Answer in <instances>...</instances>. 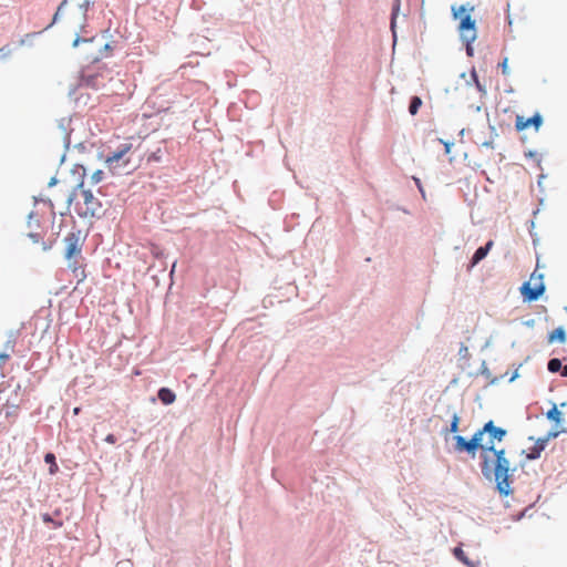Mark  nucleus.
<instances>
[{"label": "nucleus", "mask_w": 567, "mask_h": 567, "mask_svg": "<svg viewBox=\"0 0 567 567\" xmlns=\"http://www.w3.org/2000/svg\"><path fill=\"white\" fill-rule=\"evenodd\" d=\"M400 4H401V1L400 0H394L393 2V7H392V13H391V30L393 32V37L395 38V31H394V28H395V21H396V18H398V14H399V11H400Z\"/></svg>", "instance_id": "21"}, {"label": "nucleus", "mask_w": 567, "mask_h": 567, "mask_svg": "<svg viewBox=\"0 0 567 567\" xmlns=\"http://www.w3.org/2000/svg\"><path fill=\"white\" fill-rule=\"evenodd\" d=\"M454 441H455V451L457 452H466V453H470V454H475V450H474V443H471V441L468 440H465L464 436L462 435H455L454 436Z\"/></svg>", "instance_id": "10"}, {"label": "nucleus", "mask_w": 567, "mask_h": 567, "mask_svg": "<svg viewBox=\"0 0 567 567\" xmlns=\"http://www.w3.org/2000/svg\"><path fill=\"white\" fill-rule=\"evenodd\" d=\"M413 179H414L415 185H416V187L419 188L420 193H421V194H422V196L424 197V196H425V194H424V189H423V187H422V183H421L420 178L414 177Z\"/></svg>", "instance_id": "34"}, {"label": "nucleus", "mask_w": 567, "mask_h": 567, "mask_svg": "<svg viewBox=\"0 0 567 567\" xmlns=\"http://www.w3.org/2000/svg\"><path fill=\"white\" fill-rule=\"evenodd\" d=\"M439 143L443 144L444 145V148H445V154H449L450 151H451V147L453 145V142H445L443 140H437Z\"/></svg>", "instance_id": "32"}, {"label": "nucleus", "mask_w": 567, "mask_h": 567, "mask_svg": "<svg viewBox=\"0 0 567 567\" xmlns=\"http://www.w3.org/2000/svg\"><path fill=\"white\" fill-rule=\"evenodd\" d=\"M560 374L561 377L567 378V364L561 367Z\"/></svg>", "instance_id": "38"}, {"label": "nucleus", "mask_w": 567, "mask_h": 567, "mask_svg": "<svg viewBox=\"0 0 567 567\" xmlns=\"http://www.w3.org/2000/svg\"><path fill=\"white\" fill-rule=\"evenodd\" d=\"M42 520L44 523H48V524H53V526L55 528H60L62 526V522L61 520H54L50 514H43L42 515Z\"/></svg>", "instance_id": "27"}, {"label": "nucleus", "mask_w": 567, "mask_h": 567, "mask_svg": "<svg viewBox=\"0 0 567 567\" xmlns=\"http://www.w3.org/2000/svg\"><path fill=\"white\" fill-rule=\"evenodd\" d=\"M547 419L559 423L561 421V413L558 411L557 406L554 404L553 408L546 414Z\"/></svg>", "instance_id": "24"}, {"label": "nucleus", "mask_w": 567, "mask_h": 567, "mask_svg": "<svg viewBox=\"0 0 567 567\" xmlns=\"http://www.w3.org/2000/svg\"><path fill=\"white\" fill-rule=\"evenodd\" d=\"M65 258L71 260L75 255L81 254L80 231L69 233L65 238Z\"/></svg>", "instance_id": "5"}, {"label": "nucleus", "mask_w": 567, "mask_h": 567, "mask_svg": "<svg viewBox=\"0 0 567 567\" xmlns=\"http://www.w3.org/2000/svg\"><path fill=\"white\" fill-rule=\"evenodd\" d=\"M474 10V7L452 6V13L454 19H460V37L463 38L465 35H471L472 33H476L475 20L472 19L470 12Z\"/></svg>", "instance_id": "3"}, {"label": "nucleus", "mask_w": 567, "mask_h": 567, "mask_svg": "<svg viewBox=\"0 0 567 567\" xmlns=\"http://www.w3.org/2000/svg\"><path fill=\"white\" fill-rule=\"evenodd\" d=\"M103 171L101 169H97L95 171L92 175H91V183L92 184H99L102 179H103Z\"/></svg>", "instance_id": "29"}, {"label": "nucleus", "mask_w": 567, "mask_h": 567, "mask_svg": "<svg viewBox=\"0 0 567 567\" xmlns=\"http://www.w3.org/2000/svg\"><path fill=\"white\" fill-rule=\"evenodd\" d=\"M157 396L165 405H169L176 400L175 393L168 388H161L157 392Z\"/></svg>", "instance_id": "15"}, {"label": "nucleus", "mask_w": 567, "mask_h": 567, "mask_svg": "<svg viewBox=\"0 0 567 567\" xmlns=\"http://www.w3.org/2000/svg\"><path fill=\"white\" fill-rule=\"evenodd\" d=\"M58 130L62 137L63 145L65 148H69L71 144V133L73 132L72 127V117H62L58 122Z\"/></svg>", "instance_id": "7"}, {"label": "nucleus", "mask_w": 567, "mask_h": 567, "mask_svg": "<svg viewBox=\"0 0 567 567\" xmlns=\"http://www.w3.org/2000/svg\"><path fill=\"white\" fill-rule=\"evenodd\" d=\"M484 434H485V431H484V426H483L482 429L477 430V431L473 434L472 439L470 440V441H471V443H474V450H475V452H476L477 450L483 451V449H484L485 446H489V444H482V440H483V435H484Z\"/></svg>", "instance_id": "17"}, {"label": "nucleus", "mask_w": 567, "mask_h": 567, "mask_svg": "<svg viewBox=\"0 0 567 567\" xmlns=\"http://www.w3.org/2000/svg\"><path fill=\"white\" fill-rule=\"evenodd\" d=\"M543 122V117L539 113H535L532 117L525 120L523 116L517 115L515 121V127L517 131H523L529 126H534L535 130H538Z\"/></svg>", "instance_id": "8"}, {"label": "nucleus", "mask_w": 567, "mask_h": 567, "mask_svg": "<svg viewBox=\"0 0 567 567\" xmlns=\"http://www.w3.org/2000/svg\"><path fill=\"white\" fill-rule=\"evenodd\" d=\"M69 1H70V0H63V1L60 3V6H59V7H58V9H56V12H55V13H54V16H53V19H52L51 25L58 22V20L60 19L61 13H62V11H63L64 7L68 4V2H69Z\"/></svg>", "instance_id": "25"}, {"label": "nucleus", "mask_w": 567, "mask_h": 567, "mask_svg": "<svg viewBox=\"0 0 567 567\" xmlns=\"http://www.w3.org/2000/svg\"><path fill=\"white\" fill-rule=\"evenodd\" d=\"M564 433H567V430H564Z\"/></svg>", "instance_id": "49"}, {"label": "nucleus", "mask_w": 567, "mask_h": 567, "mask_svg": "<svg viewBox=\"0 0 567 567\" xmlns=\"http://www.w3.org/2000/svg\"><path fill=\"white\" fill-rule=\"evenodd\" d=\"M83 203L78 204V214L81 217H96L102 213L101 202L94 197L91 190L83 189L82 193Z\"/></svg>", "instance_id": "4"}, {"label": "nucleus", "mask_w": 567, "mask_h": 567, "mask_svg": "<svg viewBox=\"0 0 567 567\" xmlns=\"http://www.w3.org/2000/svg\"><path fill=\"white\" fill-rule=\"evenodd\" d=\"M480 468L485 480L496 483V489L501 495L511 494V462L505 456V450H496L491 442L489 446L480 452Z\"/></svg>", "instance_id": "1"}, {"label": "nucleus", "mask_w": 567, "mask_h": 567, "mask_svg": "<svg viewBox=\"0 0 567 567\" xmlns=\"http://www.w3.org/2000/svg\"><path fill=\"white\" fill-rule=\"evenodd\" d=\"M467 353H468V349H467V347L462 346V347H461V349H460V354H461L463 358H465V357L467 355Z\"/></svg>", "instance_id": "36"}, {"label": "nucleus", "mask_w": 567, "mask_h": 567, "mask_svg": "<svg viewBox=\"0 0 567 567\" xmlns=\"http://www.w3.org/2000/svg\"><path fill=\"white\" fill-rule=\"evenodd\" d=\"M44 462L50 465V474H55L59 471L58 464L55 462V455L53 453H47L44 455Z\"/></svg>", "instance_id": "22"}, {"label": "nucleus", "mask_w": 567, "mask_h": 567, "mask_svg": "<svg viewBox=\"0 0 567 567\" xmlns=\"http://www.w3.org/2000/svg\"><path fill=\"white\" fill-rule=\"evenodd\" d=\"M518 377V373L517 371L515 373H513L512 378L509 379V381H514L516 378Z\"/></svg>", "instance_id": "45"}, {"label": "nucleus", "mask_w": 567, "mask_h": 567, "mask_svg": "<svg viewBox=\"0 0 567 567\" xmlns=\"http://www.w3.org/2000/svg\"><path fill=\"white\" fill-rule=\"evenodd\" d=\"M117 439L114 434H107L105 437V442L110 444L116 443Z\"/></svg>", "instance_id": "35"}, {"label": "nucleus", "mask_w": 567, "mask_h": 567, "mask_svg": "<svg viewBox=\"0 0 567 567\" xmlns=\"http://www.w3.org/2000/svg\"><path fill=\"white\" fill-rule=\"evenodd\" d=\"M81 41H86V39H81L80 37H76L73 41V47H78Z\"/></svg>", "instance_id": "39"}, {"label": "nucleus", "mask_w": 567, "mask_h": 567, "mask_svg": "<svg viewBox=\"0 0 567 567\" xmlns=\"http://www.w3.org/2000/svg\"><path fill=\"white\" fill-rule=\"evenodd\" d=\"M566 340V333L563 327L556 328L554 331H551L548 336V342L559 341L565 342Z\"/></svg>", "instance_id": "19"}, {"label": "nucleus", "mask_w": 567, "mask_h": 567, "mask_svg": "<svg viewBox=\"0 0 567 567\" xmlns=\"http://www.w3.org/2000/svg\"><path fill=\"white\" fill-rule=\"evenodd\" d=\"M73 412H74V414H79V412H80V408H75V409L73 410Z\"/></svg>", "instance_id": "47"}, {"label": "nucleus", "mask_w": 567, "mask_h": 567, "mask_svg": "<svg viewBox=\"0 0 567 567\" xmlns=\"http://www.w3.org/2000/svg\"><path fill=\"white\" fill-rule=\"evenodd\" d=\"M482 374L487 375V377L489 375V371L486 368L485 362L483 363Z\"/></svg>", "instance_id": "41"}, {"label": "nucleus", "mask_w": 567, "mask_h": 567, "mask_svg": "<svg viewBox=\"0 0 567 567\" xmlns=\"http://www.w3.org/2000/svg\"><path fill=\"white\" fill-rule=\"evenodd\" d=\"M484 431L491 437L487 444H491V442L493 443V440L502 441L506 435V430L495 426L493 421H488L484 424Z\"/></svg>", "instance_id": "9"}, {"label": "nucleus", "mask_w": 567, "mask_h": 567, "mask_svg": "<svg viewBox=\"0 0 567 567\" xmlns=\"http://www.w3.org/2000/svg\"><path fill=\"white\" fill-rule=\"evenodd\" d=\"M175 267H176V261H174V264H173V266H172L171 274H173V272H174Z\"/></svg>", "instance_id": "46"}, {"label": "nucleus", "mask_w": 567, "mask_h": 567, "mask_svg": "<svg viewBox=\"0 0 567 567\" xmlns=\"http://www.w3.org/2000/svg\"><path fill=\"white\" fill-rule=\"evenodd\" d=\"M476 38H477L476 33H472L471 35H465V37L461 38V40L465 44V51H466L467 56L474 55V48L472 44L476 40Z\"/></svg>", "instance_id": "18"}, {"label": "nucleus", "mask_w": 567, "mask_h": 567, "mask_svg": "<svg viewBox=\"0 0 567 567\" xmlns=\"http://www.w3.org/2000/svg\"><path fill=\"white\" fill-rule=\"evenodd\" d=\"M453 555L455 556V558L457 560H460L461 563H463L465 566L467 567H480V561H472L467 558L465 551L460 547H455L453 549Z\"/></svg>", "instance_id": "14"}, {"label": "nucleus", "mask_w": 567, "mask_h": 567, "mask_svg": "<svg viewBox=\"0 0 567 567\" xmlns=\"http://www.w3.org/2000/svg\"><path fill=\"white\" fill-rule=\"evenodd\" d=\"M561 367L563 363L558 358H553L547 363V369L551 373L560 372Z\"/></svg>", "instance_id": "23"}, {"label": "nucleus", "mask_w": 567, "mask_h": 567, "mask_svg": "<svg viewBox=\"0 0 567 567\" xmlns=\"http://www.w3.org/2000/svg\"><path fill=\"white\" fill-rule=\"evenodd\" d=\"M546 440H542L540 437L535 442V444L529 449L526 457L530 461L537 460L540 457L542 452L546 449Z\"/></svg>", "instance_id": "13"}, {"label": "nucleus", "mask_w": 567, "mask_h": 567, "mask_svg": "<svg viewBox=\"0 0 567 567\" xmlns=\"http://www.w3.org/2000/svg\"><path fill=\"white\" fill-rule=\"evenodd\" d=\"M502 71L504 74L507 73V58L504 59V61L502 62Z\"/></svg>", "instance_id": "37"}, {"label": "nucleus", "mask_w": 567, "mask_h": 567, "mask_svg": "<svg viewBox=\"0 0 567 567\" xmlns=\"http://www.w3.org/2000/svg\"><path fill=\"white\" fill-rule=\"evenodd\" d=\"M409 111H410V114H411L412 116H414V115H416V113H417L419 109H409Z\"/></svg>", "instance_id": "44"}, {"label": "nucleus", "mask_w": 567, "mask_h": 567, "mask_svg": "<svg viewBox=\"0 0 567 567\" xmlns=\"http://www.w3.org/2000/svg\"><path fill=\"white\" fill-rule=\"evenodd\" d=\"M458 423H460V416L457 415L456 412H454L452 415L451 424H450L451 433H456L458 431Z\"/></svg>", "instance_id": "26"}, {"label": "nucleus", "mask_w": 567, "mask_h": 567, "mask_svg": "<svg viewBox=\"0 0 567 567\" xmlns=\"http://www.w3.org/2000/svg\"><path fill=\"white\" fill-rule=\"evenodd\" d=\"M560 433H564V430H560V431H550V432H548V433L546 434V436L540 437V439H542V440H546V444H548V442H549L550 440H554V439L558 437Z\"/></svg>", "instance_id": "30"}, {"label": "nucleus", "mask_w": 567, "mask_h": 567, "mask_svg": "<svg viewBox=\"0 0 567 567\" xmlns=\"http://www.w3.org/2000/svg\"><path fill=\"white\" fill-rule=\"evenodd\" d=\"M69 266L72 267L71 264ZM73 271H76V266H73Z\"/></svg>", "instance_id": "48"}, {"label": "nucleus", "mask_w": 567, "mask_h": 567, "mask_svg": "<svg viewBox=\"0 0 567 567\" xmlns=\"http://www.w3.org/2000/svg\"><path fill=\"white\" fill-rule=\"evenodd\" d=\"M526 156H529V157H537L538 154L537 152H534V151H528L527 153H525Z\"/></svg>", "instance_id": "40"}, {"label": "nucleus", "mask_w": 567, "mask_h": 567, "mask_svg": "<svg viewBox=\"0 0 567 567\" xmlns=\"http://www.w3.org/2000/svg\"><path fill=\"white\" fill-rule=\"evenodd\" d=\"M409 106H411V107L422 106L421 97H419L416 95L412 96L411 100H410Z\"/></svg>", "instance_id": "31"}, {"label": "nucleus", "mask_w": 567, "mask_h": 567, "mask_svg": "<svg viewBox=\"0 0 567 567\" xmlns=\"http://www.w3.org/2000/svg\"><path fill=\"white\" fill-rule=\"evenodd\" d=\"M56 183H58L56 177H52V178L50 179V182H49V186H50V187H52V186H54Z\"/></svg>", "instance_id": "42"}, {"label": "nucleus", "mask_w": 567, "mask_h": 567, "mask_svg": "<svg viewBox=\"0 0 567 567\" xmlns=\"http://www.w3.org/2000/svg\"><path fill=\"white\" fill-rule=\"evenodd\" d=\"M488 128H489V132H491L489 138L485 140V141H482L481 142V146L494 150V147H495L494 141L498 136V134H497V131H496L495 126H493L492 124L488 125Z\"/></svg>", "instance_id": "20"}, {"label": "nucleus", "mask_w": 567, "mask_h": 567, "mask_svg": "<svg viewBox=\"0 0 567 567\" xmlns=\"http://www.w3.org/2000/svg\"><path fill=\"white\" fill-rule=\"evenodd\" d=\"M72 95H75V97L73 99V102H74L75 104H78V105H83V106H85V105H87V104L90 103V101H91V96H90L87 93H85V92L83 91V87H82V86H81V87H79V89H76V90L72 93Z\"/></svg>", "instance_id": "16"}, {"label": "nucleus", "mask_w": 567, "mask_h": 567, "mask_svg": "<svg viewBox=\"0 0 567 567\" xmlns=\"http://www.w3.org/2000/svg\"><path fill=\"white\" fill-rule=\"evenodd\" d=\"M29 237H31L34 241H38L39 235L38 234H29Z\"/></svg>", "instance_id": "43"}, {"label": "nucleus", "mask_w": 567, "mask_h": 567, "mask_svg": "<svg viewBox=\"0 0 567 567\" xmlns=\"http://www.w3.org/2000/svg\"><path fill=\"white\" fill-rule=\"evenodd\" d=\"M141 143V137L130 136L125 138L113 152L106 155L105 163L107 167L113 171V173H117L116 168L118 163L123 161V166H126L130 161L124 159L125 155L132 150L140 147Z\"/></svg>", "instance_id": "2"}, {"label": "nucleus", "mask_w": 567, "mask_h": 567, "mask_svg": "<svg viewBox=\"0 0 567 567\" xmlns=\"http://www.w3.org/2000/svg\"><path fill=\"white\" fill-rule=\"evenodd\" d=\"M493 247V241H487L484 246L478 247L471 259V267L476 266L480 261H482Z\"/></svg>", "instance_id": "11"}, {"label": "nucleus", "mask_w": 567, "mask_h": 567, "mask_svg": "<svg viewBox=\"0 0 567 567\" xmlns=\"http://www.w3.org/2000/svg\"><path fill=\"white\" fill-rule=\"evenodd\" d=\"M471 75H472V78L475 80V83H476L477 89H478L480 91H482L483 89H482L481 83L478 82V79H477V74H476L475 69H473V70H472Z\"/></svg>", "instance_id": "33"}, {"label": "nucleus", "mask_w": 567, "mask_h": 567, "mask_svg": "<svg viewBox=\"0 0 567 567\" xmlns=\"http://www.w3.org/2000/svg\"><path fill=\"white\" fill-rule=\"evenodd\" d=\"M100 78L101 75L93 73L91 69L83 70L82 72V82L87 86H100L102 84Z\"/></svg>", "instance_id": "12"}, {"label": "nucleus", "mask_w": 567, "mask_h": 567, "mask_svg": "<svg viewBox=\"0 0 567 567\" xmlns=\"http://www.w3.org/2000/svg\"><path fill=\"white\" fill-rule=\"evenodd\" d=\"M543 279V276H539V280ZM545 291V285L543 281H540L535 287H530V284L524 282L520 287L522 296L524 297V300L527 301H536Z\"/></svg>", "instance_id": "6"}, {"label": "nucleus", "mask_w": 567, "mask_h": 567, "mask_svg": "<svg viewBox=\"0 0 567 567\" xmlns=\"http://www.w3.org/2000/svg\"><path fill=\"white\" fill-rule=\"evenodd\" d=\"M92 2L90 0H84L82 3L79 4V10L81 11L83 19H86V12L90 8Z\"/></svg>", "instance_id": "28"}]
</instances>
